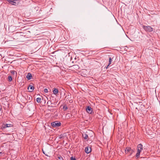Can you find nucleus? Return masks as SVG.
I'll use <instances>...</instances> for the list:
<instances>
[{"label": "nucleus", "mask_w": 160, "mask_h": 160, "mask_svg": "<svg viewBox=\"0 0 160 160\" xmlns=\"http://www.w3.org/2000/svg\"><path fill=\"white\" fill-rule=\"evenodd\" d=\"M61 123L58 121H55L51 123L52 126L53 128L58 127L61 125Z\"/></svg>", "instance_id": "nucleus-1"}, {"label": "nucleus", "mask_w": 160, "mask_h": 160, "mask_svg": "<svg viewBox=\"0 0 160 160\" xmlns=\"http://www.w3.org/2000/svg\"><path fill=\"white\" fill-rule=\"evenodd\" d=\"M143 28L146 32H151L152 31L153 29L150 26H143Z\"/></svg>", "instance_id": "nucleus-2"}, {"label": "nucleus", "mask_w": 160, "mask_h": 160, "mask_svg": "<svg viewBox=\"0 0 160 160\" xmlns=\"http://www.w3.org/2000/svg\"><path fill=\"white\" fill-rule=\"evenodd\" d=\"M91 148L90 146H87L85 148V151L87 153H89L91 151Z\"/></svg>", "instance_id": "nucleus-3"}, {"label": "nucleus", "mask_w": 160, "mask_h": 160, "mask_svg": "<svg viewBox=\"0 0 160 160\" xmlns=\"http://www.w3.org/2000/svg\"><path fill=\"white\" fill-rule=\"evenodd\" d=\"M86 110L88 113H91L92 111V108L89 106L87 107L86 108Z\"/></svg>", "instance_id": "nucleus-4"}, {"label": "nucleus", "mask_w": 160, "mask_h": 160, "mask_svg": "<svg viewBox=\"0 0 160 160\" xmlns=\"http://www.w3.org/2000/svg\"><path fill=\"white\" fill-rule=\"evenodd\" d=\"M18 1V0H7L8 2L9 3L11 4L12 5H15V4H16V2Z\"/></svg>", "instance_id": "nucleus-5"}, {"label": "nucleus", "mask_w": 160, "mask_h": 160, "mask_svg": "<svg viewBox=\"0 0 160 160\" xmlns=\"http://www.w3.org/2000/svg\"><path fill=\"white\" fill-rule=\"evenodd\" d=\"M34 89V88L33 86L31 85H29L28 88V89L30 92H32L33 90Z\"/></svg>", "instance_id": "nucleus-6"}, {"label": "nucleus", "mask_w": 160, "mask_h": 160, "mask_svg": "<svg viewBox=\"0 0 160 160\" xmlns=\"http://www.w3.org/2000/svg\"><path fill=\"white\" fill-rule=\"evenodd\" d=\"M137 148H138V151L139 152H141L143 149L142 145L141 144H138L137 146Z\"/></svg>", "instance_id": "nucleus-7"}, {"label": "nucleus", "mask_w": 160, "mask_h": 160, "mask_svg": "<svg viewBox=\"0 0 160 160\" xmlns=\"http://www.w3.org/2000/svg\"><path fill=\"white\" fill-rule=\"evenodd\" d=\"M131 149V148L130 147H127L125 150V152L127 154H129V152H130Z\"/></svg>", "instance_id": "nucleus-8"}, {"label": "nucleus", "mask_w": 160, "mask_h": 160, "mask_svg": "<svg viewBox=\"0 0 160 160\" xmlns=\"http://www.w3.org/2000/svg\"><path fill=\"white\" fill-rule=\"evenodd\" d=\"M32 77V75L30 73H28V74H27V76H26V78L28 80L31 79Z\"/></svg>", "instance_id": "nucleus-9"}, {"label": "nucleus", "mask_w": 160, "mask_h": 160, "mask_svg": "<svg viewBox=\"0 0 160 160\" xmlns=\"http://www.w3.org/2000/svg\"><path fill=\"white\" fill-rule=\"evenodd\" d=\"M82 136L85 139H88V135L85 133H83L82 134Z\"/></svg>", "instance_id": "nucleus-10"}, {"label": "nucleus", "mask_w": 160, "mask_h": 160, "mask_svg": "<svg viewBox=\"0 0 160 160\" xmlns=\"http://www.w3.org/2000/svg\"><path fill=\"white\" fill-rule=\"evenodd\" d=\"M54 89L52 91L53 93L54 94L56 95L58 92V89L56 88H54Z\"/></svg>", "instance_id": "nucleus-11"}, {"label": "nucleus", "mask_w": 160, "mask_h": 160, "mask_svg": "<svg viewBox=\"0 0 160 160\" xmlns=\"http://www.w3.org/2000/svg\"><path fill=\"white\" fill-rule=\"evenodd\" d=\"M10 125H11V124H4L3 126L2 127L4 128H8V127H10Z\"/></svg>", "instance_id": "nucleus-12"}, {"label": "nucleus", "mask_w": 160, "mask_h": 160, "mask_svg": "<svg viewBox=\"0 0 160 160\" xmlns=\"http://www.w3.org/2000/svg\"><path fill=\"white\" fill-rule=\"evenodd\" d=\"M112 61V58L110 57H109L108 66H109V65L111 64Z\"/></svg>", "instance_id": "nucleus-13"}, {"label": "nucleus", "mask_w": 160, "mask_h": 160, "mask_svg": "<svg viewBox=\"0 0 160 160\" xmlns=\"http://www.w3.org/2000/svg\"><path fill=\"white\" fill-rule=\"evenodd\" d=\"M8 81L9 82H11L12 80V78L11 76H9L8 77Z\"/></svg>", "instance_id": "nucleus-14"}, {"label": "nucleus", "mask_w": 160, "mask_h": 160, "mask_svg": "<svg viewBox=\"0 0 160 160\" xmlns=\"http://www.w3.org/2000/svg\"><path fill=\"white\" fill-rule=\"evenodd\" d=\"M140 152L138 151L136 153V157H137V158H138L139 157V156Z\"/></svg>", "instance_id": "nucleus-15"}, {"label": "nucleus", "mask_w": 160, "mask_h": 160, "mask_svg": "<svg viewBox=\"0 0 160 160\" xmlns=\"http://www.w3.org/2000/svg\"><path fill=\"white\" fill-rule=\"evenodd\" d=\"M41 98H36V101L37 102H41Z\"/></svg>", "instance_id": "nucleus-16"}, {"label": "nucleus", "mask_w": 160, "mask_h": 160, "mask_svg": "<svg viewBox=\"0 0 160 160\" xmlns=\"http://www.w3.org/2000/svg\"><path fill=\"white\" fill-rule=\"evenodd\" d=\"M58 160H63L61 156H59L58 157Z\"/></svg>", "instance_id": "nucleus-17"}, {"label": "nucleus", "mask_w": 160, "mask_h": 160, "mask_svg": "<svg viewBox=\"0 0 160 160\" xmlns=\"http://www.w3.org/2000/svg\"><path fill=\"white\" fill-rule=\"evenodd\" d=\"M52 103H51V102L50 101H48L47 103V104L48 105V106H50V104H52Z\"/></svg>", "instance_id": "nucleus-18"}, {"label": "nucleus", "mask_w": 160, "mask_h": 160, "mask_svg": "<svg viewBox=\"0 0 160 160\" xmlns=\"http://www.w3.org/2000/svg\"><path fill=\"white\" fill-rule=\"evenodd\" d=\"M63 109L64 110H66L68 109V108L66 105H64L63 106Z\"/></svg>", "instance_id": "nucleus-19"}, {"label": "nucleus", "mask_w": 160, "mask_h": 160, "mask_svg": "<svg viewBox=\"0 0 160 160\" xmlns=\"http://www.w3.org/2000/svg\"><path fill=\"white\" fill-rule=\"evenodd\" d=\"M133 152V151L131 149L130 151V152H129V154L130 155H131Z\"/></svg>", "instance_id": "nucleus-20"}, {"label": "nucleus", "mask_w": 160, "mask_h": 160, "mask_svg": "<svg viewBox=\"0 0 160 160\" xmlns=\"http://www.w3.org/2000/svg\"><path fill=\"white\" fill-rule=\"evenodd\" d=\"M73 66L75 68H77V69H78L79 68V66L78 65H74Z\"/></svg>", "instance_id": "nucleus-21"}, {"label": "nucleus", "mask_w": 160, "mask_h": 160, "mask_svg": "<svg viewBox=\"0 0 160 160\" xmlns=\"http://www.w3.org/2000/svg\"><path fill=\"white\" fill-rule=\"evenodd\" d=\"M11 72L12 75H14L15 73V71L14 70H12L11 71Z\"/></svg>", "instance_id": "nucleus-22"}, {"label": "nucleus", "mask_w": 160, "mask_h": 160, "mask_svg": "<svg viewBox=\"0 0 160 160\" xmlns=\"http://www.w3.org/2000/svg\"><path fill=\"white\" fill-rule=\"evenodd\" d=\"M63 138V135L62 134L60 135L59 136V138Z\"/></svg>", "instance_id": "nucleus-23"}, {"label": "nucleus", "mask_w": 160, "mask_h": 160, "mask_svg": "<svg viewBox=\"0 0 160 160\" xmlns=\"http://www.w3.org/2000/svg\"><path fill=\"white\" fill-rule=\"evenodd\" d=\"M44 92L45 93H47L48 92V90L47 89L45 88L44 89Z\"/></svg>", "instance_id": "nucleus-24"}, {"label": "nucleus", "mask_w": 160, "mask_h": 160, "mask_svg": "<svg viewBox=\"0 0 160 160\" xmlns=\"http://www.w3.org/2000/svg\"><path fill=\"white\" fill-rule=\"evenodd\" d=\"M71 160H76V159L74 158L73 157H71Z\"/></svg>", "instance_id": "nucleus-25"}, {"label": "nucleus", "mask_w": 160, "mask_h": 160, "mask_svg": "<svg viewBox=\"0 0 160 160\" xmlns=\"http://www.w3.org/2000/svg\"><path fill=\"white\" fill-rule=\"evenodd\" d=\"M109 66H108V65L106 67H105V68L106 69H108V68Z\"/></svg>", "instance_id": "nucleus-26"}, {"label": "nucleus", "mask_w": 160, "mask_h": 160, "mask_svg": "<svg viewBox=\"0 0 160 160\" xmlns=\"http://www.w3.org/2000/svg\"><path fill=\"white\" fill-rule=\"evenodd\" d=\"M12 26H11L10 27H9V29L10 30L12 28Z\"/></svg>", "instance_id": "nucleus-27"}, {"label": "nucleus", "mask_w": 160, "mask_h": 160, "mask_svg": "<svg viewBox=\"0 0 160 160\" xmlns=\"http://www.w3.org/2000/svg\"><path fill=\"white\" fill-rule=\"evenodd\" d=\"M2 153L1 152H0V155H1V154Z\"/></svg>", "instance_id": "nucleus-28"}]
</instances>
